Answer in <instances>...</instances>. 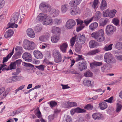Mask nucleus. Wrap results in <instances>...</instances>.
<instances>
[{
	"label": "nucleus",
	"mask_w": 122,
	"mask_h": 122,
	"mask_svg": "<svg viewBox=\"0 0 122 122\" xmlns=\"http://www.w3.org/2000/svg\"><path fill=\"white\" fill-rule=\"evenodd\" d=\"M70 13L71 15L79 14L81 13V9L78 7H72L70 9Z\"/></svg>",
	"instance_id": "nucleus-9"
},
{
	"label": "nucleus",
	"mask_w": 122,
	"mask_h": 122,
	"mask_svg": "<svg viewBox=\"0 0 122 122\" xmlns=\"http://www.w3.org/2000/svg\"><path fill=\"white\" fill-rule=\"evenodd\" d=\"M5 4V1L4 0H0V9L3 7Z\"/></svg>",
	"instance_id": "nucleus-59"
},
{
	"label": "nucleus",
	"mask_w": 122,
	"mask_h": 122,
	"mask_svg": "<svg viewBox=\"0 0 122 122\" xmlns=\"http://www.w3.org/2000/svg\"><path fill=\"white\" fill-rule=\"evenodd\" d=\"M52 33L56 34L60 33V28L56 26H53L52 27Z\"/></svg>",
	"instance_id": "nucleus-32"
},
{
	"label": "nucleus",
	"mask_w": 122,
	"mask_h": 122,
	"mask_svg": "<svg viewBox=\"0 0 122 122\" xmlns=\"http://www.w3.org/2000/svg\"><path fill=\"white\" fill-rule=\"evenodd\" d=\"M40 5V8L43 12H46L50 11L51 7L50 5H47L44 3H42Z\"/></svg>",
	"instance_id": "nucleus-7"
},
{
	"label": "nucleus",
	"mask_w": 122,
	"mask_h": 122,
	"mask_svg": "<svg viewBox=\"0 0 122 122\" xmlns=\"http://www.w3.org/2000/svg\"><path fill=\"white\" fill-rule=\"evenodd\" d=\"M92 75L93 74L90 71H87L84 74V75L85 76L91 77Z\"/></svg>",
	"instance_id": "nucleus-51"
},
{
	"label": "nucleus",
	"mask_w": 122,
	"mask_h": 122,
	"mask_svg": "<svg viewBox=\"0 0 122 122\" xmlns=\"http://www.w3.org/2000/svg\"><path fill=\"white\" fill-rule=\"evenodd\" d=\"M53 54L54 58L61 55L60 53L56 49H54L53 51Z\"/></svg>",
	"instance_id": "nucleus-37"
},
{
	"label": "nucleus",
	"mask_w": 122,
	"mask_h": 122,
	"mask_svg": "<svg viewBox=\"0 0 122 122\" xmlns=\"http://www.w3.org/2000/svg\"><path fill=\"white\" fill-rule=\"evenodd\" d=\"M84 109L87 110H92L93 109V107L92 105L90 104H87L84 107Z\"/></svg>",
	"instance_id": "nucleus-39"
},
{
	"label": "nucleus",
	"mask_w": 122,
	"mask_h": 122,
	"mask_svg": "<svg viewBox=\"0 0 122 122\" xmlns=\"http://www.w3.org/2000/svg\"><path fill=\"white\" fill-rule=\"evenodd\" d=\"M81 45H79L75 48V50L76 52H79L81 50Z\"/></svg>",
	"instance_id": "nucleus-53"
},
{
	"label": "nucleus",
	"mask_w": 122,
	"mask_h": 122,
	"mask_svg": "<svg viewBox=\"0 0 122 122\" xmlns=\"http://www.w3.org/2000/svg\"><path fill=\"white\" fill-rule=\"evenodd\" d=\"M68 47V45L66 43H64L60 45V48L63 53L66 52Z\"/></svg>",
	"instance_id": "nucleus-16"
},
{
	"label": "nucleus",
	"mask_w": 122,
	"mask_h": 122,
	"mask_svg": "<svg viewBox=\"0 0 122 122\" xmlns=\"http://www.w3.org/2000/svg\"><path fill=\"white\" fill-rule=\"evenodd\" d=\"M42 30V28L41 24H38L34 27V30L36 32H39Z\"/></svg>",
	"instance_id": "nucleus-35"
},
{
	"label": "nucleus",
	"mask_w": 122,
	"mask_h": 122,
	"mask_svg": "<svg viewBox=\"0 0 122 122\" xmlns=\"http://www.w3.org/2000/svg\"><path fill=\"white\" fill-rule=\"evenodd\" d=\"M112 44H111L108 46H106L104 48V49L105 51L110 50L112 49Z\"/></svg>",
	"instance_id": "nucleus-47"
},
{
	"label": "nucleus",
	"mask_w": 122,
	"mask_h": 122,
	"mask_svg": "<svg viewBox=\"0 0 122 122\" xmlns=\"http://www.w3.org/2000/svg\"><path fill=\"white\" fill-rule=\"evenodd\" d=\"M115 56L117 60L122 62V55H116Z\"/></svg>",
	"instance_id": "nucleus-60"
},
{
	"label": "nucleus",
	"mask_w": 122,
	"mask_h": 122,
	"mask_svg": "<svg viewBox=\"0 0 122 122\" xmlns=\"http://www.w3.org/2000/svg\"><path fill=\"white\" fill-rule=\"evenodd\" d=\"M76 25L75 21L72 19H69L66 22V27L68 29H71Z\"/></svg>",
	"instance_id": "nucleus-6"
},
{
	"label": "nucleus",
	"mask_w": 122,
	"mask_h": 122,
	"mask_svg": "<svg viewBox=\"0 0 122 122\" xmlns=\"http://www.w3.org/2000/svg\"><path fill=\"white\" fill-rule=\"evenodd\" d=\"M116 28L113 26L108 25L106 27V32L107 35L108 36L111 35L113 33L116 31Z\"/></svg>",
	"instance_id": "nucleus-5"
},
{
	"label": "nucleus",
	"mask_w": 122,
	"mask_h": 122,
	"mask_svg": "<svg viewBox=\"0 0 122 122\" xmlns=\"http://www.w3.org/2000/svg\"><path fill=\"white\" fill-rule=\"evenodd\" d=\"M53 19L49 16H47L43 21V24L46 25H52Z\"/></svg>",
	"instance_id": "nucleus-12"
},
{
	"label": "nucleus",
	"mask_w": 122,
	"mask_h": 122,
	"mask_svg": "<svg viewBox=\"0 0 122 122\" xmlns=\"http://www.w3.org/2000/svg\"><path fill=\"white\" fill-rule=\"evenodd\" d=\"M33 53L35 57L37 59H41L43 57V55L41 52L38 51H35Z\"/></svg>",
	"instance_id": "nucleus-15"
},
{
	"label": "nucleus",
	"mask_w": 122,
	"mask_h": 122,
	"mask_svg": "<svg viewBox=\"0 0 122 122\" xmlns=\"http://www.w3.org/2000/svg\"><path fill=\"white\" fill-rule=\"evenodd\" d=\"M65 122H71V118L69 116H67L65 118Z\"/></svg>",
	"instance_id": "nucleus-57"
},
{
	"label": "nucleus",
	"mask_w": 122,
	"mask_h": 122,
	"mask_svg": "<svg viewBox=\"0 0 122 122\" xmlns=\"http://www.w3.org/2000/svg\"><path fill=\"white\" fill-rule=\"evenodd\" d=\"M16 72L12 73V74L15 76L18 75L21 72V70L20 69L18 68L16 69Z\"/></svg>",
	"instance_id": "nucleus-55"
},
{
	"label": "nucleus",
	"mask_w": 122,
	"mask_h": 122,
	"mask_svg": "<svg viewBox=\"0 0 122 122\" xmlns=\"http://www.w3.org/2000/svg\"><path fill=\"white\" fill-rule=\"evenodd\" d=\"M104 61L107 63H115L116 61L114 57L110 53H105L104 57Z\"/></svg>",
	"instance_id": "nucleus-4"
},
{
	"label": "nucleus",
	"mask_w": 122,
	"mask_h": 122,
	"mask_svg": "<svg viewBox=\"0 0 122 122\" xmlns=\"http://www.w3.org/2000/svg\"><path fill=\"white\" fill-rule=\"evenodd\" d=\"M25 86V85H23L20 86L15 91L16 92L15 93L16 94L17 92L18 91L23 89L24 88Z\"/></svg>",
	"instance_id": "nucleus-61"
},
{
	"label": "nucleus",
	"mask_w": 122,
	"mask_h": 122,
	"mask_svg": "<svg viewBox=\"0 0 122 122\" xmlns=\"http://www.w3.org/2000/svg\"><path fill=\"white\" fill-rule=\"evenodd\" d=\"M102 114L101 113L97 112L93 113L92 115V117L94 120H100L102 117Z\"/></svg>",
	"instance_id": "nucleus-19"
},
{
	"label": "nucleus",
	"mask_w": 122,
	"mask_h": 122,
	"mask_svg": "<svg viewBox=\"0 0 122 122\" xmlns=\"http://www.w3.org/2000/svg\"><path fill=\"white\" fill-rule=\"evenodd\" d=\"M20 15V14L18 12H16L14 14L11 16L10 20V21L12 22H17Z\"/></svg>",
	"instance_id": "nucleus-17"
},
{
	"label": "nucleus",
	"mask_w": 122,
	"mask_h": 122,
	"mask_svg": "<svg viewBox=\"0 0 122 122\" xmlns=\"http://www.w3.org/2000/svg\"><path fill=\"white\" fill-rule=\"evenodd\" d=\"M83 83L84 85L88 86L92 85L91 81L89 80H84L83 81Z\"/></svg>",
	"instance_id": "nucleus-42"
},
{
	"label": "nucleus",
	"mask_w": 122,
	"mask_h": 122,
	"mask_svg": "<svg viewBox=\"0 0 122 122\" xmlns=\"http://www.w3.org/2000/svg\"><path fill=\"white\" fill-rule=\"evenodd\" d=\"M98 3V0H94L92 4V7L95 10L97 8Z\"/></svg>",
	"instance_id": "nucleus-40"
},
{
	"label": "nucleus",
	"mask_w": 122,
	"mask_h": 122,
	"mask_svg": "<svg viewBox=\"0 0 122 122\" xmlns=\"http://www.w3.org/2000/svg\"><path fill=\"white\" fill-rule=\"evenodd\" d=\"M36 68L40 70L43 71L44 70V68L45 67V66L44 65H41L40 66H35Z\"/></svg>",
	"instance_id": "nucleus-46"
},
{
	"label": "nucleus",
	"mask_w": 122,
	"mask_h": 122,
	"mask_svg": "<svg viewBox=\"0 0 122 122\" xmlns=\"http://www.w3.org/2000/svg\"><path fill=\"white\" fill-rule=\"evenodd\" d=\"M60 39L58 36H52L51 38V40L53 43H57Z\"/></svg>",
	"instance_id": "nucleus-30"
},
{
	"label": "nucleus",
	"mask_w": 122,
	"mask_h": 122,
	"mask_svg": "<svg viewBox=\"0 0 122 122\" xmlns=\"http://www.w3.org/2000/svg\"><path fill=\"white\" fill-rule=\"evenodd\" d=\"M104 32L103 29H101L96 32L92 33V37H94L97 41H102L105 39Z\"/></svg>",
	"instance_id": "nucleus-2"
},
{
	"label": "nucleus",
	"mask_w": 122,
	"mask_h": 122,
	"mask_svg": "<svg viewBox=\"0 0 122 122\" xmlns=\"http://www.w3.org/2000/svg\"><path fill=\"white\" fill-rule=\"evenodd\" d=\"M99 107L102 110H104L107 108V105L105 102H101L99 104Z\"/></svg>",
	"instance_id": "nucleus-21"
},
{
	"label": "nucleus",
	"mask_w": 122,
	"mask_h": 122,
	"mask_svg": "<svg viewBox=\"0 0 122 122\" xmlns=\"http://www.w3.org/2000/svg\"><path fill=\"white\" fill-rule=\"evenodd\" d=\"M93 18H92L89 19H86L84 20V22L78 19H76V21L77 24L78 25V26L76 28V31L78 32L82 30L84 28L85 26L84 23L87 26L93 20Z\"/></svg>",
	"instance_id": "nucleus-1"
},
{
	"label": "nucleus",
	"mask_w": 122,
	"mask_h": 122,
	"mask_svg": "<svg viewBox=\"0 0 122 122\" xmlns=\"http://www.w3.org/2000/svg\"><path fill=\"white\" fill-rule=\"evenodd\" d=\"M14 34V31L12 29L9 30L7 31H6L4 37L6 38L12 36Z\"/></svg>",
	"instance_id": "nucleus-18"
},
{
	"label": "nucleus",
	"mask_w": 122,
	"mask_h": 122,
	"mask_svg": "<svg viewBox=\"0 0 122 122\" xmlns=\"http://www.w3.org/2000/svg\"><path fill=\"white\" fill-rule=\"evenodd\" d=\"M16 67V65L14 62H12L10 65V68L11 70L15 69Z\"/></svg>",
	"instance_id": "nucleus-49"
},
{
	"label": "nucleus",
	"mask_w": 122,
	"mask_h": 122,
	"mask_svg": "<svg viewBox=\"0 0 122 122\" xmlns=\"http://www.w3.org/2000/svg\"><path fill=\"white\" fill-rule=\"evenodd\" d=\"M67 104L69 105L70 107H76L77 106V103L74 102H67Z\"/></svg>",
	"instance_id": "nucleus-44"
},
{
	"label": "nucleus",
	"mask_w": 122,
	"mask_h": 122,
	"mask_svg": "<svg viewBox=\"0 0 122 122\" xmlns=\"http://www.w3.org/2000/svg\"><path fill=\"white\" fill-rule=\"evenodd\" d=\"M100 51L99 50L96 49L89 51L86 54L87 55H92L99 52Z\"/></svg>",
	"instance_id": "nucleus-31"
},
{
	"label": "nucleus",
	"mask_w": 122,
	"mask_h": 122,
	"mask_svg": "<svg viewBox=\"0 0 122 122\" xmlns=\"http://www.w3.org/2000/svg\"><path fill=\"white\" fill-rule=\"evenodd\" d=\"M113 97H111L110 98H109L108 99L104 100V102H107L111 103H113V102L112 101L113 99Z\"/></svg>",
	"instance_id": "nucleus-52"
},
{
	"label": "nucleus",
	"mask_w": 122,
	"mask_h": 122,
	"mask_svg": "<svg viewBox=\"0 0 122 122\" xmlns=\"http://www.w3.org/2000/svg\"><path fill=\"white\" fill-rule=\"evenodd\" d=\"M78 65L79 69L81 71H82L83 70H85L87 68L86 66L84 63L79 62Z\"/></svg>",
	"instance_id": "nucleus-25"
},
{
	"label": "nucleus",
	"mask_w": 122,
	"mask_h": 122,
	"mask_svg": "<svg viewBox=\"0 0 122 122\" xmlns=\"http://www.w3.org/2000/svg\"><path fill=\"white\" fill-rule=\"evenodd\" d=\"M69 6L68 4H65L62 5L61 7V11L62 13H65L67 11Z\"/></svg>",
	"instance_id": "nucleus-23"
},
{
	"label": "nucleus",
	"mask_w": 122,
	"mask_h": 122,
	"mask_svg": "<svg viewBox=\"0 0 122 122\" xmlns=\"http://www.w3.org/2000/svg\"><path fill=\"white\" fill-rule=\"evenodd\" d=\"M122 106L121 105L118 103L117 104V107L116 109V111L117 112H119L122 109Z\"/></svg>",
	"instance_id": "nucleus-54"
},
{
	"label": "nucleus",
	"mask_w": 122,
	"mask_h": 122,
	"mask_svg": "<svg viewBox=\"0 0 122 122\" xmlns=\"http://www.w3.org/2000/svg\"><path fill=\"white\" fill-rule=\"evenodd\" d=\"M76 61H78L79 60H84L83 58V56L82 55H78V57L76 58Z\"/></svg>",
	"instance_id": "nucleus-63"
},
{
	"label": "nucleus",
	"mask_w": 122,
	"mask_h": 122,
	"mask_svg": "<svg viewBox=\"0 0 122 122\" xmlns=\"http://www.w3.org/2000/svg\"><path fill=\"white\" fill-rule=\"evenodd\" d=\"M27 34L29 37L33 38L35 36V35L33 30L31 28L28 29L26 31Z\"/></svg>",
	"instance_id": "nucleus-14"
},
{
	"label": "nucleus",
	"mask_w": 122,
	"mask_h": 122,
	"mask_svg": "<svg viewBox=\"0 0 122 122\" xmlns=\"http://www.w3.org/2000/svg\"><path fill=\"white\" fill-rule=\"evenodd\" d=\"M47 16V15L46 13H40L36 18V21L37 23L41 22L43 20H44Z\"/></svg>",
	"instance_id": "nucleus-8"
},
{
	"label": "nucleus",
	"mask_w": 122,
	"mask_h": 122,
	"mask_svg": "<svg viewBox=\"0 0 122 122\" xmlns=\"http://www.w3.org/2000/svg\"><path fill=\"white\" fill-rule=\"evenodd\" d=\"M107 4L105 0H102L101 2L100 6V9L103 10L106 9L107 7Z\"/></svg>",
	"instance_id": "nucleus-29"
},
{
	"label": "nucleus",
	"mask_w": 122,
	"mask_h": 122,
	"mask_svg": "<svg viewBox=\"0 0 122 122\" xmlns=\"http://www.w3.org/2000/svg\"><path fill=\"white\" fill-rule=\"evenodd\" d=\"M62 20L61 19L56 18L53 20L52 25H59L62 23Z\"/></svg>",
	"instance_id": "nucleus-26"
},
{
	"label": "nucleus",
	"mask_w": 122,
	"mask_h": 122,
	"mask_svg": "<svg viewBox=\"0 0 122 122\" xmlns=\"http://www.w3.org/2000/svg\"><path fill=\"white\" fill-rule=\"evenodd\" d=\"M119 20L118 19L114 18L112 19V22L115 25L118 26H119Z\"/></svg>",
	"instance_id": "nucleus-41"
},
{
	"label": "nucleus",
	"mask_w": 122,
	"mask_h": 122,
	"mask_svg": "<svg viewBox=\"0 0 122 122\" xmlns=\"http://www.w3.org/2000/svg\"><path fill=\"white\" fill-rule=\"evenodd\" d=\"M102 21L101 23V25L102 26H105L107 23L109 22V19L107 18H104L102 19Z\"/></svg>",
	"instance_id": "nucleus-34"
},
{
	"label": "nucleus",
	"mask_w": 122,
	"mask_h": 122,
	"mask_svg": "<svg viewBox=\"0 0 122 122\" xmlns=\"http://www.w3.org/2000/svg\"><path fill=\"white\" fill-rule=\"evenodd\" d=\"M117 12V10L115 9L111 10L109 12L108 16L110 18H112L115 16Z\"/></svg>",
	"instance_id": "nucleus-33"
},
{
	"label": "nucleus",
	"mask_w": 122,
	"mask_h": 122,
	"mask_svg": "<svg viewBox=\"0 0 122 122\" xmlns=\"http://www.w3.org/2000/svg\"><path fill=\"white\" fill-rule=\"evenodd\" d=\"M109 11L107 10L104 11L103 13V16L104 17L108 16Z\"/></svg>",
	"instance_id": "nucleus-56"
},
{
	"label": "nucleus",
	"mask_w": 122,
	"mask_h": 122,
	"mask_svg": "<svg viewBox=\"0 0 122 122\" xmlns=\"http://www.w3.org/2000/svg\"><path fill=\"white\" fill-rule=\"evenodd\" d=\"M49 36V34H46L41 36L39 37V40L40 41H47Z\"/></svg>",
	"instance_id": "nucleus-22"
},
{
	"label": "nucleus",
	"mask_w": 122,
	"mask_h": 122,
	"mask_svg": "<svg viewBox=\"0 0 122 122\" xmlns=\"http://www.w3.org/2000/svg\"><path fill=\"white\" fill-rule=\"evenodd\" d=\"M22 46L25 49L31 50L35 48L36 44L33 41L26 39L23 41Z\"/></svg>",
	"instance_id": "nucleus-3"
},
{
	"label": "nucleus",
	"mask_w": 122,
	"mask_h": 122,
	"mask_svg": "<svg viewBox=\"0 0 122 122\" xmlns=\"http://www.w3.org/2000/svg\"><path fill=\"white\" fill-rule=\"evenodd\" d=\"M22 57L26 61L30 62L32 61V56L29 53L25 52L22 55Z\"/></svg>",
	"instance_id": "nucleus-10"
},
{
	"label": "nucleus",
	"mask_w": 122,
	"mask_h": 122,
	"mask_svg": "<svg viewBox=\"0 0 122 122\" xmlns=\"http://www.w3.org/2000/svg\"><path fill=\"white\" fill-rule=\"evenodd\" d=\"M98 45V43L96 41L94 40L91 41L89 43V46L91 48H94Z\"/></svg>",
	"instance_id": "nucleus-24"
},
{
	"label": "nucleus",
	"mask_w": 122,
	"mask_h": 122,
	"mask_svg": "<svg viewBox=\"0 0 122 122\" xmlns=\"http://www.w3.org/2000/svg\"><path fill=\"white\" fill-rule=\"evenodd\" d=\"M98 26V24L96 22L92 23L89 25V29L91 30L96 29Z\"/></svg>",
	"instance_id": "nucleus-28"
},
{
	"label": "nucleus",
	"mask_w": 122,
	"mask_h": 122,
	"mask_svg": "<svg viewBox=\"0 0 122 122\" xmlns=\"http://www.w3.org/2000/svg\"><path fill=\"white\" fill-rule=\"evenodd\" d=\"M76 38V36L73 37L70 40V46L71 47H72L73 46L75 43Z\"/></svg>",
	"instance_id": "nucleus-38"
},
{
	"label": "nucleus",
	"mask_w": 122,
	"mask_h": 122,
	"mask_svg": "<svg viewBox=\"0 0 122 122\" xmlns=\"http://www.w3.org/2000/svg\"><path fill=\"white\" fill-rule=\"evenodd\" d=\"M121 42H118L116 44V47L118 50H120L121 49L122 46H121Z\"/></svg>",
	"instance_id": "nucleus-58"
},
{
	"label": "nucleus",
	"mask_w": 122,
	"mask_h": 122,
	"mask_svg": "<svg viewBox=\"0 0 122 122\" xmlns=\"http://www.w3.org/2000/svg\"><path fill=\"white\" fill-rule=\"evenodd\" d=\"M22 61L21 60L19 59L16 60L15 61H14V62L15 63V65H17V66H18L20 64L21 62Z\"/></svg>",
	"instance_id": "nucleus-64"
},
{
	"label": "nucleus",
	"mask_w": 122,
	"mask_h": 122,
	"mask_svg": "<svg viewBox=\"0 0 122 122\" xmlns=\"http://www.w3.org/2000/svg\"><path fill=\"white\" fill-rule=\"evenodd\" d=\"M102 15L100 11H98L96 12L95 16L92 18H93V20H97L101 18Z\"/></svg>",
	"instance_id": "nucleus-20"
},
{
	"label": "nucleus",
	"mask_w": 122,
	"mask_h": 122,
	"mask_svg": "<svg viewBox=\"0 0 122 122\" xmlns=\"http://www.w3.org/2000/svg\"><path fill=\"white\" fill-rule=\"evenodd\" d=\"M59 11L58 9H56L54 13H53V15L54 17L56 16L59 14Z\"/></svg>",
	"instance_id": "nucleus-62"
},
{
	"label": "nucleus",
	"mask_w": 122,
	"mask_h": 122,
	"mask_svg": "<svg viewBox=\"0 0 122 122\" xmlns=\"http://www.w3.org/2000/svg\"><path fill=\"white\" fill-rule=\"evenodd\" d=\"M36 110L37 111V112L35 114L38 118H39L41 117V112H40L38 108H37L36 109Z\"/></svg>",
	"instance_id": "nucleus-50"
},
{
	"label": "nucleus",
	"mask_w": 122,
	"mask_h": 122,
	"mask_svg": "<svg viewBox=\"0 0 122 122\" xmlns=\"http://www.w3.org/2000/svg\"><path fill=\"white\" fill-rule=\"evenodd\" d=\"M61 56V55L58 56L54 58L55 61L57 63L61 61L62 57Z\"/></svg>",
	"instance_id": "nucleus-45"
},
{
	"label": "nucleus",
	"mask_w": 122,
	"mask_h": 122,
	"mask_svg": "<svg viewBox=\"0 0 122 122\" xmlns=\"http://www.w3.org/2000/svg\"><path fill=\"white\" fill-rule=\"evenodd\" d=\"M23 49L21 46H16L15 49V55L16 56H20L23 53Z\"/></svg>",
	"instance_id": "nucleus-13"
},
{
	"label": "nucleus",
	"mask_w": 122,
	"mask_h": 122,
	"mask_svg": "<svg viewBox=\"0 0 122 122\" xmlns=\"http://www.w3.org/2000/svg\"><path fill=\"white\" fill-rule=\"evenodd\" d=\"M85 38L84 34H79L77 35L76 39L78 41L81 42V44H83L85 43Z\"/></svg>",
	"instance_id": "nucleus-11"
},
{
	"label": "nucleus",
	"mask_w": 122,
	"mask_h": 122,
	"mask_svg": "<svg viewBox=\"0 0 122 122\" xmlns=\"http://www.w3.org/2000/svg\"><path fill=\"white\" fill-rule=\"evenodd\" d=\"M67 72L68 73H70L75 74H78V72L73 69H68L67 70Z\"/></svg>",
	"instance_id": "nucleus-43"
},
{
	"label": "nucleus",
	"mask_w": 122,
	"mask_h": 122,
	"mask_svg": "<svg viewBox=\"0 0 122 122\" xmlns=\"http://www.w3.org/2000/svg\"><path fill=\"white\" fill-rule=\"evenodd\" d=\"M102 65V63L101 62H95L91 64L90 66L91 67H94V66H100Z\"/></svg>",
	"instance_id": "nucleus-36"
},
{
	"label": "nucleus",
	"mask_w": 122,
	"mask_h": 122,
	"mask_svg": "<svg viewBox=\"0 0 122 122\" xmlns=\"http://www.w3.org/2000/svg\"><path fill=\"white\" fill-rule=\"evenodd\" d=\"M81 1V0H74L71 1L69 3V4L71 6H76L77 5L79 4Z\"/></svg>",
	"instance_id": "nucleus-27"
},
{
	"label": "nucleus",
	"mask_w": 122,
	"mask_h": 122,
	"mask_svg": "<svg viewBox=\"0 0 122 122\" xmlns=\"http://www.w3.org/2000/svg\"><path fill=\"white\" fill-rule=\"evenodd\" d=\"M57 104V103L54 101H51L50 102V106L51 107V108L56 106Z\"/></svg>",
	"instance_id": "nucleus-48"
}]
</instances>
